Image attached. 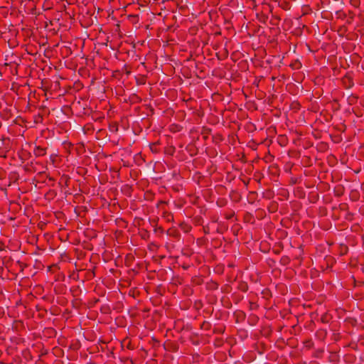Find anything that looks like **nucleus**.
<instances>
[{
    "label": "nucleus",
    "instance_id": "obj_1",
    "mask_svg": "<svg viewBox=\"0 0 364 364\" xmlns=\"http://www.w3.org/2000/svg\"><path fill=\"white\" fill-rule=\"evenodd\" d=\"M47 148L41 146H36L33 149V154L36 157L43 156L46 154Z\"/></svg>",
    "mask_w": 364,
    "mask_h": 364
},
{
    "label": "nucleus",
    "instance_id": "obj_2",
    "mask_svg": "<svg viewBox=\"0 0 364 364\" xmlns=\"http://www.w3.org/2000/svg\"><path fill=\"white\" fill-rule=\"evenodd\" d=\"M163 218L167 221V222H171V221H173V215H172V213L168 212V211H164L163 213Z\"/></svg>",
    "mask_w": 364,
    "mask_h": 364
},
{
    "label": "nucleus",
    "instance_id": "obj_3",
    "mask_svg": "<svg viewBox=\"0 0 364 364\" xmlns=\"http://www.w3.org/2000/svg\"><path fill=\"white\" fill-rule=\"evenodd\" d=\"M122 347H126L128 349L133 348L132 343H131V341L128 338H125L123 340V341L122 342Z\"/></svg>",
    "mask_w": 364,
    "mask_h": 364
},
{
    "label": "nucleus",
    "instance_id": "obj_4",
    "mask_svg": "<svg viewBox=\"0 0 364 364\" xmlns=\"http://www.w3.org/2000/svg\"><path fill=\"white\" fill-rule=\"evenodd\" d=\"M167 234L170 236L173 237H177L178 235V233L176 229L170 228L167 230Z\"/></svg>",
    "mask_w": 364,
    "mask_h": 364
},
{
    "label": "nucleus",
    "instance_id": "obj_5",
    "mask_svg": "<svg viewBox=\"0 0 364 364\" xmlns=\"http://www.w3.org/2000/svg\"><path fill=\"white\" fill-rule=\"evenodd\" d=\"M211 324L208 321H203L201 325V328L204 330H209L210 328Z\"/></svg>",
    "mask_w": 364,
    "mask_h": 364
},
{
    "label": "nucleus",
    "instance_id": "obj_6",
    "mask_svg": "<svg viewBox=\"0 0 364 364\" xmlns=\"http://www.w3.org/2000/svg\"><path fill=\"white\" fill-rule=\"evenodd\" d=\"M313 346H314V343L311 340H308L304 342V346L308 349L311 348L313 347Z\"/></svg>",
    "mask_w": 364,
    "mask_h": 364
},
{
    "label": "nucleus",
    "instance_id": "obj_7",
    "mask_svg": "<svg viewBox=\"0 0 364 364\" xmlns=\"http://www.w3.org/2000/svg\"><path fill=\"white\" fill-rule=\"evenodd\" d=\"M350 4L355 8H358L360 4V0H350Z\"/></svg>",
    "mask_w": 364,
    "mask_h": 364
},
{
    "label": "nucleus",
    "instance_id": "obj_8",
    "mask_svg": "<svg viewBox=\"0 0 364 364\" xmlns=\"http://www.w3.org/2000/svg\"><path fill=\"white\" fill-rule=\"evenodd\" d=\"M193 359H194V362H196V363H200V362L203 361V358L198 354L193 356Z\"/></svg>",
    "mask_w": 364,
    "mask_h": 364
},
{
    "label": "nucleus",
    "instance_id": "obj_9",
    "mask_svg": "<svg viewBox=\"0 0 364 364\" xmlns=\"http://www.w3.org/2000/svg\"><path fill=\"white\" fill-rule=\"evenodd\" d=\"M348 100H349L350 103H354L357 100V97L354 96V95H351Z\"/></svg>",
    "mask_w": 364,
    "mask_h": 364
},
{
    "label": "nucleus",
    "instance_id": "obj_10",
    "mask_svg": "<svg viewBox=\"0 0 364 364\" xmlns=\"http://www.w3.org/2000/svg\"><path fill=\"white\" fill-rule=\"evenodd\" d=\"M55 158H56V155H54V154L50 155V161H52L53 164L55 163Z\"/></svg>",
    "mask_w": 364,
    "mask_h": 364
},
{
    "label": "nucleus",
    "instance_id": "obj_11",
    "mask_svg": "<svg viewBox=\"0 0 364 364\" xmlns=\"http://www.w3.org/2000/svg\"><path fill=\"white\" fill-rule=\"evenodd\" d=\"M331 357L333 358L332 360L335 361L336 360L335 359L337 358V355L336 353H333V354H331Z\"/></svg>",
    "mask_w": 364,
    "mask_h": 364
},
{
    "label": "nucleus",
    "instance_id": "obj_12",
    "mask_svg": "<svg viewBox=\"0 0 364 364\" xmlns=\"http://www.w3.org/2000/svg\"><path fill=\"white\" fill-rule=\"evenodd\" d=\"M140 83H141V84H144V83H145V80H143L141 81V82H140Z\"/></svg>",
    "mask_w": 364,
    "mask_h": 364
}]
</instances>
